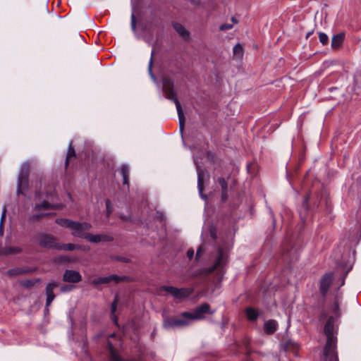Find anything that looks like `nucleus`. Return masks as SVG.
Here are the masks:
<instances>
[{"label": "nucleus", "instance_id": "f257e3e1", "mask_svg": "<svg viewBox=\"0 0 361 361\" xmlns=\"http://www.w3.org/2000/svg\"><path fill=\"white\" fill-rule=\"evenodd\" d=\"M335 320L334 317H330L324 326V333L327 338L326 344L324 349V355L326 361H338L336 352Z\"/></svg>", "mask_w": 361, "mask_h": 361}, {"label": "nucleus", "instance_id": "f03ea898", "mask_svg": "<svg viewBox=\"0 0 361 361\" xmlns=\"http://www.w3.org/2000/svg\"><path fill=\"white\" fill-rule=\"evenodd\" d=\"M162 83H163L164 92L166 94V97L168 99L173 102L176 105L177 113H178V121H179L180 131V133L182 134L184 126H185V118L184 116V114H183V111L182 109L181 104L178 99L177 94H176V92L173 90V81L172 80H171L170 78H165L163 79Z\"/></svg>", "mask_w": 361, "mask_h": 361}, {"label": "nucleus", "instance_id": "7ed1b4c3", "mask_svg": "<svg viewBox=\"0 0 361 361\" xmlns=\"http://www.w3.org/2000/svg\"><path fill=\"white\" fill-rule=\"evenodd\" d=\"M55 222L61 227L71 229L73 236L84 239L88 233L87 231L92 228L91 224L88 222L75 221L64 218H58Z\"/></svg>", "mask_w": 361, "mask_h": 361}, {"label": "nucleus", "instance_id": "20e7f679", "mask_svg": "<svg viewBox=\"0 0 361 361\" xmlns=\"http://www.w3.org/2000/svg\"><path fill=\"white\" fill-rule=\"evenodd\" d=\"M30 165L27 162L22 164L17 182V195H25L24 190L28 188L29 185Z\"/></svg>", "mask_w": 361, "mask_h": 361}, {"label": "nucleus", "instance_id": "39448f33", "mask_svg": "<svg viewBox=\"0 0 361 361\" xmlns=\"http://www.w3.org/2000/svg\"><path fill=\"white\" fill-rule=\"evenodd\" d=\"M213 314L214 312L210 311V306L208 303H202L194 309L192 312H183L181 313L183 317H186L189 324L192 320H200L204 318V314Z\"/></svg>", "mask_w": 361, "mask_h": 361}, {"label": "nucleus", "instance_id": "423d86ee", "mask_svg": "<svg viewBox=\"0 0 361 361\" xmlns=\"http://www.w3.org/2000/svg\"><path fill=\"white\" fill-rule=\"evenodd\" d=\"M36 240L37 244L43 248L56 250L59 247L56 237L49 233H38L36 236Z\"/></svg>", "mask_w": 361, "mask_h": 361}, {"label": "nucleus", "instance_id": "0eeeda50", "mask_svg": "<svg viewBox=\"0 0 361 361\" xmlns=\"http://www.w3.org/2000/svg\"><path fill=\"white\" fill-rule=\"evenodd\" d=\"M189 321L186 317H166L164 319L163 326L166 329H171L186 326L189 325Z\"/></svg>", "mask_w": 361, "mask_h": 361}, {"label": "nucleus", "instance_id": "6e6552de", "mask_svg": "<svg viewBox=\"0 0 361 361\" xmlns=\"http://www.w3.org/2000/svg\"><path fill=\"white\" fill-rule=\"evenodd\" d=\"M161 290H165L172 295L175 298L183 299L189 297L193 292L192 288H176L170 286H163Z\"/></svg>", "mask_w": 361, "mask_h": 361}, {"label": "nucleus", "instance_id": "1a4fd4ad", "mask_svg": "<svg viewBox=\"0 0 361 361\" xmlns=\"http://www.w3.org/2000/svg\"><path fill=\"white\" fill-rule=\"evenodd\" d=\"M224 252L222 248H219L218 250V255L216 257V259L214 263V264L207 268L205 271L207 273H212L214 271H216L218 274H221V276H223V271L224 268Z\"/></svg>", "mask_w": 361, "mask_h": 361}, {"label": "nucleus", "instance_id": "9d476101", "mask_svg": "<svg viewBox=\"0 0 361 361\" xmlns=\"http://www.w3.org/2000/svg\"><path fill=\"white\" fill-rule=\"evenodd\" d=\"M195 164L196 166L197 174V188L200 196L202 199L206 200L207 196L203 194L204 183L206 178L205 170L204 168L200 166L197 159H194Z\"/></svg>", "mask_w": 361, "mask_h": 361}, {"label": "nucleus", "instance_id": "9b49d317", "mask_svg": "<svg viewBox=\"0 0 361 361\" xmlns=\"http://www.w3.org/2000/svg\"><path fill=\"white\" fill-rule=\"evenodd\" d=\"M126 279V276H121L116 274H112L108 276L98 277L92 281V284L97 286L100 284H108L111 282H114L115 283H118L121 281H123Z\"/></svg>", "mask_w": 361, "mask_h": 361}, {"label": "nucleus", "instance_id": "f8f14e48", "mask_svg": "<svg viewBox=\"0 0 361 361\" xmlns=\"http://www.w3.org/2000/svg\"><path fill=\"white\" fill-rule=\"evenodd\" d=\"M82 280V276L79 271L67 269L63 275V281L68 283H76Z\"/></svg>", "mask_w": 361, "mask_h": 361}, {"label": "nucleus", "instance_id": "ddd939ff", "mask_svg": "<svg viewBox=\"0 0 361 361\" xmlns=\"http://www.w3.org/2000/svg\"><path fill=\"white\" fill-rule=\"evenodd\" d=\"M59 286V283L54 281H49L46 286L45 291L47 295L46 300V307H49L52 301L55 298V295L54 293V289Z\"/></svg>", "mask_w": 361, "mask_h": 361}, {"label": "nucleus", "instance_id": "4468645a", "mask_svg": "<svg viewBox=\"0 0 361 361\" xmlns=\"http://www.w3.org/2000/svg\"><path fill=\"white\" fill-rule=\"evenodd\" d=\"M85 240L90 243H98L102 241L109 242L111 241L113 238L105 234H92L88 233Z\"/></svg>", "mask_w": 361, "mask_h": 361}, {"label": "nucleus", "instance_id": "2eb2a0df", "mask_svg": "<svg viewBox=\"0 0 361 361\" xmlns=\"http://www.w3.org/2000/svg\"><path fill=\"white\" fill-rule=\"evenodd\" d=\"M278 329V323L276 320L269 319L264 324V331L267 334H273Z\"/></svg>", "mask_w": 361, "mask_h": 361}, {"label": "nucleus", "instance_id": "dca6fc26", "mask_svg": "<svg viewBox=\"0 0 361 361\" xmlns=\"http://www.w3.org/2000/svg\"><path fill=\"white\" fill-rule=\"evenodd\" d=\"M332 274L329 273L325 274L322 279L320 288L323 295H325L328 291L329 286L332 281Z\"/></svg>", "mask_w": 361, "mask_h": 361}, {"label": "nucleus", "instance_id": "f3484780", "mask_svg": "<svg viewBox=\"0 0 361 361\" xmlns=\"http://www.w3.org/2000/svg\"><path fill=\"white\" fill-rule=\"evenodd\" d=\"M60 207L58 204H52L47 200H44L40 203L35 204L33 207L35 211L47 210L51 209H59Z\"/></svg>", "mask_w": 361, "mask_h": 361}, {"label": "nucleus", "instance_id": "a211bd4d", "mask_svg": "<svg viewBox=\"0 0 361 361\" xmlns=\"http://www.w3.org/2000/svg\"><path fill=\"white\" fill-rule=\"evenodd\" d=\"M244 55V50L243 46L238 43L236 44L233 49V59L237 61H240L242 60Z\"/></svg>", "mask_w": 361, "mask_h": 361}, {"label": "nucleus", "instance_id": "6ab92c4d", "mask_svg": "<svg viewBox=\"0 0 361 361\" xmlns=\"http://www.w3.org/2000/svg\"><path fill=\"white\" fill-rule=\"evenodd\" d=\"M173 27L175 30L178 33V35L182 37L183 39H187L189 37V32L180 23H175L173 24Z\"/></svg>", "mask_w": 361, "mask_h": 361}, {"label": "nucleus", "instance_id": "aec40b11", "mask_svg": "<svg viewBox=\"0 0 361 361\" xmlns=\"http://www.w3.org/2000/svg\"><path fill=\"white\" fill-rule=\"evenodd\" d=\"M121 174L123 177V183L129 185L130 169L128 165L123 164L121 167Z\"/></svg>", "mask_w": 361, "mask_h": 361}, {"label": "nucleus", "instance_id": "412c9836", "mask_svg": "<svg viewBox=\"0 0 361 361\" xmlns=\"http://www.w3.org/2000/svg\"><path fill=\"white\" fill-rule=\"evenodd\" d=\"M75 156H76L75 151V149H74L73 141L71 140L69 142V145H68V150H67V154H66V161H65L66 167H68V166L69 164V160L71 158H73V157H75Z\"/></svg>", "mask_w": 361, "mask_h": 361}, {"label": "nucleus", "instance_id": "4be33fe9", "mask_svg": "<svg viewBox=\"0 0 361 361\" xmlns=\"http://www.w3.org/2000/svg\"><path fill=\"white\" fill-rule=\"evenodd\" d=\"M214 179L215 181L218 182L222 188L221 192V200L224 201L226 200V180L224 178L217 176L216 174H214Z\"/></svg>", "mask_w": 361, "mask_h": 361}, {"label": "nucleus", "instance_id": "5701e85b", "mask_svg": "<svg viewBox=\"0 0 361 361\" xmlns=\"http://www.w3.org/2000/svg\"><path fill=\"white\" fill-rule=\"evenodd\" d=\"M247 171L251 176L257 175L258 171V165L255 161L248 163L247 164Z\"/></svg>", "mask_w": 361, "mask_h": 361}, {"label": "nucleus", "instance_id": "b1692460", "mask_svg": "<svg viewBox=\"0 0 361 361\" xmlns=\"http://www.w3.org/2000/svg\"><path fill=\"white\" fill-rule=\"evenodd\" d=\"M344 36L343 34L334 35L331 40V47L334 49L338 48L343 40Z\"/></svg>", "mask_w": 361, "mask_h": 361}, {"label": "nucleus", "instance_id": "393cba45", "mask_svg": "<svg viewBox=\"0 0 361 361\" xmlns=\"http://www.w3.org/2000/svg\"><path fill=\"white\" fill-rule=\"evenodd\" d=\"M51 214L49 213H37L33 214L28 216V221L30 222H36L39 221L42 218L48 216Z\"/></svg>", "mask_w": 361, "mask_h": 361}, {"label": "nucleus", "instance_id": "a878e982", "mask_svg": "<svg viewBox=\"0 0 361 361\" xmlns=\"http://www.w3.org/2000/svg\"><path fill=\"white\" fill-rule=\"evenodd\" d=\"M246 315L249 320L255 321L258 317V312L252 307H248L246 310Z\"/></svg>", "mask_w": 361, "mask_h": 361}, {"label": "nucleus", "instance_id": "bb28decb", "mask_svg": "<svg viewBox=\"0 0 361 361\" xmlns=\"http://www.w3.org/2000/svg\"><path fill=\"white\" fill-rule=\"evenodd\" d=\"M117 302H118L117 297H116L114 302L111 304V317L112 320L116 325L118 324H117L118 319H117L115 313H116V308H117Z\"/></svg>", "mask_w": 361, "mask_h": 361}, {"label": "nucleus", "instance_id": "cd10ccee", "mask_svg": "<svg viewBox=\"0 0 361 361\" xmlns=\"http://www.w3.org/2000/svg\"><path fill=\"white\" fill-rule=\"evenodd\" d=\"M76 247L75 245L73 243H67V244H62L59 243V247L56 249V250H68L72 251L75 250Z\"/></svg>", "mask_w": 361, "mask_h": 361}, {"label": "nucleus", "instance_id": "c85d7f7f", "mask_svg": "<svg viewBox=\"0 0 361 361\" xmlns=\"http://www.w3.org/2000/svg\"><path fill=\"white\" fill-rule=\"evenodd\" d=\"M27 271L20 268L11 269L8 271V274L11 276H18L27 273Z\"/></svg>", "mask_w": 361, "mask_h": 361}, {"label": "nucleus", "instance_id": "c756f323", "mask_svg": "<svg viewBox=\"0 0 361 361\" xmlns=\"http://www.w3.org/2000/svg\"><path fill=\"white\" fill-rule=\"evenodd\" d=\"M230 21L231 23L227 22V30L233 28L235 25H237L239 23L238 18L236 16H232L230 18Z\"/></svg>", "mask_w": 361, "mask_h": 361}, {"label": "nucleus", "instance_id": "7c9ffc66", "mask_svg": "<svg viewBox=\"0 0 361 361\" xmlns=\"http://www.w3.org/2000/svg\"><path fill=\"white\" fill-rule=\"evenodd\" d=\"M238 163H239V160L238 159L235 161L230 164V165L231 166V174L233 176H235L238 173Z\"/></svg>", "mask_w": 361, "mask_h": 361}, {"label": "nucleus", "instance_id": "2f4dec72", "mask_svg": "<svg viewBox=\"0 0 361 361\" xmlns=\"http://www.w3.org/2000/svg\"><path fill=\"white\" fill-rule=\"evenodd\" d=\"M152 56H153V51L152 52V56H151V58H150V60H149V64H148V72H149V74L150 77L152 78V79L155 80L156 77L152 72V64H153Z\"/></svg>", "mask_w": 361, "mask_h": 361}, {"label": "nucleus", "instance_id": "473e14b6", "mask_svg": "<svg viewBox=\"0 0 361 361\" xmlns=\"http://www.w3.org/2000/svg\"><path fill=\"white\" fill-rule=\"evenodd\" d=\"M319 41L322 44H326L328 43L329 42V37L328 36L324 33V32H320L319 35Z\"/></svg>", "mask_w": 361, "mask_h": 361}, {"label": "nucleus", "instance_id": "72a5a7b5", "mask_svg": "<svg viewBox=\"0 0 361 361\" xmlns=\"http://www.w3.org/2000/svg\"><path fill=\"white\" fill-rule=\"evenodd\" d=\"M106 214H107V216H109L113 212L111 202L109 199L106 200Z\"/></svg>", "mask_w": 361, "mask_h": 361}, {"label": "nucleus", "instance_id": "f704fd0d", "mask_svg": "<svg viewBox=\"0 0 361 361\" xmlns=\"http://www.w3.org/2000/svg\"><path fill=\"white\" fill-rule=\"evenodd\" d=\"M130 25H131L132 30L134 32H136V20H135V14H134V11H133L132 14H131Z\"/></svg>", "mask_w": 361, "mask_h": 361}, {"label": "nucleus", "instance_id": "c9c22d12", "mask_svg": "<svg viewBox=\"0 0 361 361\" xmlns=\"http://www.w3.org/2000/svg\"><path fill=\"white\" fill-rule=\"evenodd\" d=\"M35 284V281L33 280L27 279L22 282V285L25 287H32Z\"/></svg>", "mask_w": 361, "mask_h": 361}, {"label": "nucleus", "instance_id": "e433bc0d", "mask_svg": "<svg viewBox=\"0 0 361 361\" xmlns=\"http://www.w3.org/2000/svg\"><path fill=\"white\" fill-rule=\"evenodd\" d=\"M74 288L71 285H63L61 287V291L63 293L69 292Z\"/></svg>", "mask_w": 361, "mask_h": 361}, {"label": "nucleus", "instance_id": "4c0bfd02", "mask_svg": "<svg viewBox=\"0 0 361 361\" xmlns=\"http://www.w3.org/2000/svg\"><path fill=\"white\" fill-rule=\"evenodd\" d=\"M8 253H19L20 252V249L17 247H11L6 250Z\"/></svg>", "mask_w": 361, "mask_h": 361}, {"label": "nucleus", "instance_id": "58836bf2", "mask_svg": "<svg viewBox=\"0 0 361 361\" xmlns=\"http://www.w3.org/2000/svg\"><path fill=\"white\" fill-rule=\"evenodd\" d=\"M202 253H203V250H202V247H199L196 252V256H195L196 260H198V259L200 257V256L202 255Z\"/></svg>", "mask_w": 361, "mask_h": 361}, {"label": "nucleus", "instance_id": "ea45409f", "mask_svg": "<svg viewBox=\"0 0 361 361\" xmlns=\"http://www.w3.org/2000/svg\"><path fill=\"white\" fill-rule=\"evenodd\" d=\"M194 256V250L193 249H189L187 251V257L189 258V259H192Z\"/></svg>", "mask_w": 361, "mask_h": 361}, {"label": "nucleus", "instance_id": "a19ab883", "mask_svg": "<svg viewBox=\"0 0 361 361\" xmlns=\"http://www.w3.org/2000/svg\"><path fill=\"white\" fill-rule=\"evenodd\" d=\"M210 235L214 240H216L217 238V235L215 228L210 229Z\"/></svg>", "mask_w": 361, "mask_h": 361}, {"label": "nucleus", "instance_id": "79ce46f5", "mask_svg": "<svg viewBox=\"0 0 361 361\" xmlns=\"http://www.w3.org/2000/svg\"><path fill=\"white\" fill-rule=\"evenodd\" d=\"M338 305L337 303H335L334 305V312H335V314L336 317H338L339 315V313H338Z\"/></svg>", "mask_w": 361, "mask_h": 361}, {"label": "nucleus", "instance_id": "37998d69", "mask_svg": "<svg viewBox=\"0 0 361 361\" xmlns=\"http://www.w3.org/2000/svg\"><path fill=\"white\" fill-rule=\"evenodd\" d=\"M244 346H245L244 353H249V350H248V341H245V343H244Z\"/></svg>", "mask_w": 361, "mask_h": 361}, {"label": "nucleus", "instance_id": "c03bdc74", "mask_svg": "<svg viewBox=\"0 0 361 361\" xmlns=\"http://www.w3.org/2000/svg\"><path fill=\"white\" fill-rule=\"evenodd\" d=\"M289 345H293L294 347H295V348H298V343H294V342H292V341H290V342H289Z\"/></svg>", "mask_w": 361, "mask_h": 361}, {"label": "nucleus", "instance_id": "a18cd8bd", "mask_svg": "<svg viewBox=\"0 0 361 361\" xmlns=\"http://www.w3.org/2000/svg\"><path fill=\"white\" fill-rule=\"evenodd\" d=\"M220 30H226V23L222 24V25L220 26Z\"/></svg>", "mask_w": 361, "mask_h": 361}, {"label": "nucleus", "instance_id": "49530a36", "mask_svg": "<svg viewBox=\"0 0 361 361\" xmlns=\"http://www.w3.org/2000/svg\"><path fill=\"white\" fill-rule=\"evenodd\" d=\"M193 4H197L200 2V0H192Z\"/></svg>", "mask_w": 361, "mask_h": 361}, {"label": "nucleus", "instance_id": "de8ad7c7", "mask_svg": "<svg viewBox=\"0 0 361 361\" xmlns=\"http://www.w3.org/2000/svg\"><path fill=\"white\" fill-rule=\"evenodd\" d=\"M118 259L122 261V262H127L126 259L124 258V257H120Z\"/></svg>", "mask_w": 361, "mask_h": 361}, {"label": "nucleus", "instance_id": "09e8293b", "mask_svg": "<svg viewBox=\"0 0 361 361\" xmlns=\"http://www.w3.org/2000/svg\"><path fill=\"white\" fill-rule=\"evenodd\" d=\"M344 282H345V276H343V278L342 279V282L341 283V286H343L344 285Z\"/></svg>", "mask_w": 361, "mask_h": 361}, {"label": "nucleus", "instance_id": "8fccbe9b", "mask_svg": "<svg viewBox=\"0 0 361 361\" xmlns=\"http://www.w3.org/2000/svg\"><path fill=\"white\" fill-rule=\"evenodd\" d=\"M307 200H308V197H307L304 201V205L306 206V204H307Z\"/></svg>", "mask_w": 361, "mask_h": 361}, {"label": "nucleus", "instance_id": "3c124183", "mask_svg": "<svg viewBox=\"0 0 361 361\" xmlns=\"http://www.w3.org/2000/svg\"><path fill=\"white\" fill-rule=\"evenodd\" d=\"M114 336H116V334H114H114H111L109 336V337H114Z\"/></svg>", "mask_w": 361, "mask_h": 361}, {"label": "nucleus", "instance_id": "603ef678", "mask_svg": "<svg viewBox=\"0 0 361 361\" xmlns=\"http://www.w3.org/2000/svg\"><path fill=\"white\" fill-rule=\"evenodd\" d=\"M1 226H2V221L0 224V228H1Z\"/></svg>", "mask_w": 361, "mask_h": 361}]
</instances>
